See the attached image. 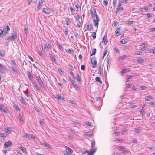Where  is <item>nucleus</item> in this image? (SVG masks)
Returning <instances> with one entry per match:
<instances>
[{"instance_id": "obj_1", "label": "nucleus", "mask_w": 155, "mask_h": 155, "mask_svg": "<svg viewBox=\"0 0 155 155\" xmlns=\"http://www.w3.org/2000/svg\"><path fill=\"white\" fill-rule=\"evenodd\" d=\"M91 17L94 18L96 14V10L94 7H91Z\"/></svg>"}, {"instance_id": "obj_2", "label": "nucleus", "mask_w": 155, "mask_h": 155, "mask_svg": "<svg viewBox=\"0 0 155 155\" xmlns=\"http://www.w3.org/2000/svg\"><path fill=\"white\" fill-rule=\"evenodd\" d=\"M91 64H93V68H95L97 66V61L95 58H92L91 60Z\"/></svg>"}, {"instance_id": "obj_3", "label": "nucleus", "mask_w": 155, "mask_h": 155, "mask_svg": "<svg viewBox=\"0 0 155 155\" xmlns=\"http://www.w3.org/2000/svg\"><path fill=\"white\" fill-rule=\"evenodd\" d=\"M40 144L45 147L49 149H51V146L49 144L45 141L40 142Z\"/></svg>"}, {"instance_id": "obj_4", "label": "nucleus", "mask_w": 155, "mask_h": 155, "mask_svg": "<svg viewBox=\"0 0 155 155\" xmlns=\"http://www.w3.org/2000/svg\"><path fill=\"white\" fill-rule=\"evenodd\" d=\"M36 78H37V79L38 82L40 84H41L42 87L43 88H45V86L43 84V83L42 80L41 79L40 77L38 75V76H36Z\"/></svg>"}, {"instance_id": "obj_5", "label": "nucleus", "mask_w": 155, "mask_h": 155, "mask_svg": "<svg viewBox=\"0 0 155 155\" xmlns=\"http://www.w3.org/2000/svg\"><path fill=\"white\" fill-rule=\"evenodd\" d=\"M98 74H100L101 76L103 75V70L102 66L100 65L98 67Z\"/></svg>"}, {"instance_id": "obj_6", "label": "nucleus", "mask_w": 155, "mask_h": 155, "mask_svg": "<svg viewBox=\"0 0 155 155\" xmlns=\"http://www.w3.org/2000/svg\"><path fill=\"white\" fill-rule=\"evenodd\" d=\"M42 11L46 14H48L51 13V10L48 8H44L43 9Z\"/></svg>"}, {"instance_id": "obj_7", "label": "nucleus", "mask_w": 155, "mask_h": 155, "mask_svg": "<svg viewBox=\"0 0 155 155\" xmlns=\"http://www.w3.org/2000/svg\"><path fill=\"white\" fill-rule=\"evenodd\" d=\"M12 143L10 141H8L5 142L4 147L5 148H7L12 145Z\"/></svg>"}, {"instance_id": "obj_8", "label": "nucleus", "mask_w": 155, "mask_h": 155, "mask_svg": "<svg viewBox=\"0 0 155 155\" xmlns=\"http://www.w3.org/2000/svg\"><path fill=\"white\" fill-rule=\"evenodd\" d=\"M120 30V27L118 28L116 30L115 32V35L118 36L121 35V33L119 31Z\"/></svg>"}, {"instance_id": "obj_9", "label": "nucleus", "mask_w": 155, "mask_h": 155, "mask_svg": "<svg viewBox=\"0 0 155 155\" xmlns=\"http://www.w3.org/2000/svg\"><path fill=\"white\" fill-rule=\"evenodd\" d=\"M43 0H40L38 5L37 8L38 10L40 9L42 6V4L43 2Z\"/></svg>"}, {"instance_id": "obj_10", "label": "nucleus", "mask_w": 155, "mask_h": 155, "mask_svg": "<svg viewBox=\"0 0 155 155\" xmlns=\"http://www.w3.org/2000/svg\"><path fill=\"white\" fill-rule=\"evenodd\" d=\"M5 66L2 64L0 67V72L1 73L5 74V72L4 71Z\"/></svg>"}, {"instance_id": "obj_11", "label": "nucleus", "mask_w": 155, "mask_h": 155, "mask_svg": "<svg viewBox=\"0 0 155 155\" xmlns=\"http://www.w3.org/2000/svg\"><path fill=\"white\" fill-rule=\"evenodd\" d=\"M53 96L55 98L57 99H59L61 100V99L63 100H64V98L61 97V96L60 95H58L57 94H54V95Z\"/></svg>"}, {"instance_id": "obj_12", "label": "nucleus", "mask_w": 155, "mask_h": 155, "mask_svg": "<svg viewBox=\"0 0 155 155\" xmlns=\"http://www.w3.org/2000/svg\"><path fill=\"white\" fill-rule=\"evenodd\" d=\"M93 134V132L92 131H89L88 132L85 133V136H87L88 137L91 136Z\"/></svg>"}, {"instance_id": "obj_13", "label": "nucleus", "mask_w": 155, "mask_h": 155, "mask_svg": "<svg viewBox=\"0 0 155 155\" xmlns=\"http://www.w3.org/2000/svg\"><path fill=\"white\" fill-rule=\"evenodd\" d=\"M130 71V70L128 69H125L123 70H122L120 72L121 73V74L123 75L124 73H126L127 72H128Z\"/></svg>"}, {"instance_id": "obj_14", "label": "nucleus", "mask_w": 155, "mask_h": 155, "mask_svg": "<svg viewBox=\"0 0 155 155\" xmlns=\"http://www.w3.org/2000/svg\"><path fill=\"white\" fill-rule=\"evenodd\" d=\"M102 42H104L105 45H106L108 42L107 36H104L103 38Z\"/></svg>"}, {"instance_id": "obj_15", "label": "nucleus", "mask_w": 155, "mask_h": 155, "mask_svg": "<svg viewBox=\"0 0 155 155\" xmlns=\"http://www.w3.org/2000/svg\"><path fill=\"white\" fill-rule=\"evenodd\" d=\"M123 10V8L122 7H121V6H120L119 7H118V5L117 7L116 8V11L115 13H117L118 11L119 10L120 11H122Z\"/></svg>"}, {"instance_id": "obj_16", "label": "nucleus", "mask_w": 155, "mask_h": 155, "mask_svg": "<svg viewBox=\"0 0 155 155\" xmlns=\"http://www.w3.org/2000/svg\"><path fill=\"white\" fill-rule=\"evenodd\" d=\"M127 58V56L126 55H124L122 56H119L118 57V59L119 60H124Z\"/></svg>"}, {"instance_id": "obj_17", "label": "nucleus", "mask_w": 155, "mask_h": 155, "mask_svg": "<svg viewBox=\"0 0 155 155\" xmlns=\"http://www.w3.org/2000/svg\"><path fill=\"white\" fill-rule=\"evenodd\" d=\"M76 79L78 81L79 83H81V78L79 77L78 74H77L76 76Z\"/></svg>"}, {"instance_id": "obj_18", "label": "nucleus", "mask_w": 155, "mask_h": 155, "mask_svg": "<svg viewBox=\"0 0 155 155\" xmlns=\"http://www.w3.org/2000/svg\"><path fill=\"white\" fill-rule=\"evenodd\" d=\"M27 75L30 80H31L33 78V77L31 74L30 72H27Z\"/></svg>"}, {"instance_id": "obj_19", "label": "nucleus", "mask_w": 155, "mask_h": 155, "mask_svg": "<svg viewBox=\"0 0 155 155\" xmlns=\"http://www.w3.org/2000/svg\"><path fill=\"white\" fill-rule=\"evenodd\" d=\"M66 51L68 54H70L73 52V50L71 48V49H65Z\"/></svg>"}, {"instance_id": "obj_20", "label": "nucleus", "mask_w": 155, "mask_h": 155, "mask_svg": "<svg viewBox=\"0 0 155 155\" xmlns=\"http://www.w3.org/2000/svg\"><path fill=\"white\" fill-rule=\"evenodd\" d=\"M29 135H30L29 134L24 133L23 134L22 137L24 138H29Z\"/></svg>"}, {"instance_id": "obj_21", "label": "nucleus", "mask_w": 155, "mask_h": 155, "mask_svg": "<svg viewBox=\"0 0 155 155\" xmlns=\"http://www.w3.org/2000/svg\"><path fill=\"white\" fill-rule=\"evenodd\" d=\"M23 153H26V150L25 148L22 146H21L19 148Z\"/></svg>"}, {"instance_id": "obj_22", "label": "nucleus", "mask_w": 155, "mask_h": 155, "mask_svg": "<svg viewBox=\"0 0 155 155\" xmlns=\"http://www.w3.org/2000/svg\"><path fill=\"white\" fill-rule=\"evenodd\" d=\"M6 40H9V41H14L15 40L13 38L12 36H10L8 37H7L6 39Z\"/></svg>"}, {"instance_id": "obj_23", "label": "nucleus", "mask_w": 155, "mask_h": 155, "mask_svg": "<svg viewBox=\"0 0 155 155\" xmlns=\"http://www.w3.org/2000/svg\"><path fill=\"white\" fill-rule=\"evenodd\" d=\"M95 81L97 82H99L100 84H102V82L100 78L99 77H97L95 78Z\"/></svg>"}, {"instance_id": "obj_24", "label": "nucleus", "mask_w": 155, "mask_h": 155, "mask_svg": "<svg viewBox=\"0 0 155 155\" xmlns=\"http://www.w3.org/2000/svg\"><path fill=\"white\" fill-rule=\"evenodd\" d=\"M98 22L96 21L95 19L93 20V22H94V25L96 28H97L98 27L99 25Z\"/></svg>"}, {"instance_id": "obj_25", "label": "nucleus", "mask_w": 155, "mask_h": 155, "mask_svg": "<svg viewBox=\"0 0 155 155\" xmlns=\"http://www.w3.org/2000/svg\"><path fill=\"white\" fill-rule=\"evenodd\" d=\"M137 60V62L139 63H142L143 61V60L141 58H138Z\"/></svg>"}, {"instance_id": "obj_26", "label": "nucleus", "mask_w": 155, "mask_h": 155, "mask_svg": "<svg viewBox=\"0 0 155 155\" xmlns=\"http://www.w3.org/2000/svg\"><path fill=\"white\" fill-rule=\"evenodd\" d=\"M11 36H12L15 40L17 38V34L15 32L12 33Z\"/></svg>"}, {"instance_id": "obj_27", "label": "nucleus", "mask_w": 155, "mask_h": 155, "mask_svg": "<svg viewBox=\"0 0 155 155\" xmlns=\"http://www.w3.org/2000/svg\"><path fill=\"white\" fill-rule=\"evenodd\" d=\"M91 28H92V27L91 24H90V25H87L86 27V28L88 31H90L91 30Z\"/></svg>"}, {"instance_id": "obj_28", "label": "nucleus", "mask_w": 155, "mask_h": 155, "mask_svg": "<svg viewBox=\"0 0 155 155\" xmlns=\"http://www.w3.org/2000/svg\"><path fill=\"white\" fill-rule=\"evenodd\" d=\"M66 148L68 151V152L72 154V153L73 152V150L68 147H66Z\"/></svg>"}, {"instance_id": "obj_29", "label": "nucleus", "mask_w": 155, "mask_h": 155, "mask_svg": "<svg viewBox=\"0 0 155 155\" xmlns=\"http://www.w3.org/2000/svg\"><path fill=\"white\" fill-rule=\"evenodd\" d=\"M118 149L120 150H124L126 149V147L124 146H119L118 147Z\"/></svg>"}, {"instance_id": "obj_30", "label": "nucleus", "mask_w": 155, "mask_h": 155, "mask_svg": "<svg viewBox=\"0 0 155 155\" xmlns=\"http://www.w3.org/2000/svg\"><path fill=\"white\" fill-rule=\"evenodd\" d=\"M21 101L22 103L25 105H26L27 103L25 101V99L22 97H21Z\"/></svg>"}, {"instance_id": "obj_31", "label": "nucleus", "mask_w": 155, "mask_h": 155, "mask_svg": "<svg viewBox=\"0 0 155 155\" xmlns=\"http://www.w3.org/2000/svg\"><path fill=\"white\" fill-rule=\"evenodd\" d=\"M50 57L51 58V60L55 63L56 62V59L54 56L52 54H51L50 55Z\"/></svg>"}, {"instance_id": "obj_32", "label": "nucleus", "mask_w": 155, "mask_h": 155, "mask_svg": "<svg viewBox=\"0 0 155 155\" xmlns=\"http://www.w3.org/2000/svg\"><path fill=\"white\" fill-rule=\"evenodd\" d=\"M28 29V27L27 25H25L24 27V30L25 31V34L27 35V30Z\"/></svg>"}, {"instance_id": "obj_33", "label": "nucleus", "mask_w": 155, "mask_h": 155, "mask_svg": "<svg viewBox=\"0 0 155 155\" xmlns=\"http://www.w3.org/2000/svg\"><path fill=\"white\" fill-rule=\"evenodd\" d=\"M11 69H12L13 71L15 73L17 74V70L15 69V68L13 66H11Z\"/></svg>"}, {"instance_id": "obj_34", "label": "nucleus", "mask_w": 155, "mask_h": 155, "mask_svg": "<svg viewBox=\"0 0 155 155\" xmlns=\"http://www.w3.org/2000/svg\"><path fill=\"white\" fill-rule=\"evenodd\" d=\"M96 49L95 48H94L92 51V53L91 54L90 56H92L93 55H94L95 54Z\"/></svg>"}, {"instance_id": "obj_35", "label": "nucleus", "mask_w": 155, "mask_h": 155, "mask_svg": "<svg viewBox=\"0 0 155 155\" xmlns=\"http://www.w3.org/2000/svg\"><path fill=\"white\" fill-rule=\"evenodd\" d=\"M58 48L59 49H60L62 51L63 49V47L61 45V44L60 43L58 44Z\"/></svg>"}, {"instance_id": "obj_36", "label": "nucleus", "mask_w": 155, "mask_h": 155, "mask_svg": "<svg viewBox=\"0 0 155 155\" xmlns=\"http://www.w3.org/2000/svg\"><path fill=\"white\" fill-rule=\"evenodd\" d=\"M113 5L114 8H115L117 0H113Z\"/></svg>"}, {"instance_id": "obj_37", "label": "nucleus", "mask_w": 155, "mask_h": 155, "mask_svg": "<svg viewBox=\"0 0 155 155\" xmlns=\"http://www.w3.org/2000/svg\"><path fill=\"white\" fill-rule=\"evenodd\" d=\"M14 107L15 109L17 110H20V109H19L18 107L17 106V105L15 104H14Z\"/></svg>"}, {"instance_id": "obj_38", "label": "nucleus", "mask_w": 155, "mask_h": 155, "mask_svg": "<svg viewBox=\"0 0 155 155\" xmlns=\"http://www.w3.org/2000/svg\"><path fill=\"white\" fill-rule=\"evenodd\" d=\"M64 155H72L71 153H68L67 151H64Z\"/></svg>"}, {"instance_id": "obj_39", "label": "nucleus", "mask_w": 155, "mask_h": 155, "mask_svg": "<svg viewBox=\"0 0 155 155\" xmlns=\"http://www.w3.org/2000/svg\"><path fill=\"white\" fill-rule=\"evenodd\" d=\"M140 112L141 114L142 115H144L145 114L144 110L143 109H142L140 110Z\"/></svg>"}, {"instance_id": "obj_40", "label": "nucleus", "mask_w": 155, "mask_h": 155, "mask_svg": "<svg viewBox=\"0 0 155 155\" xmlns=\"http://www.w3.org/2000/svg\"><path fill=\"white\" fill-rule=\"evenodd\" d=\"M72 85L73 87H74L76 89H77L78 88V85L74 83H73L72 84Z\"/></svg>"}, {"instance_id": "obj_41", "label": "nucleus", "mask_w": 155, "mask_h": 155, "mask_svg": "<svg viewBox=\"0 0 155 155\" xmlns=\"http://www.w3.org/2000/svg\"><path fill=\"white\" fill-rule=\"evenodd\" d=\"M18 119H19V120L20 122H23V120L22 119V118L20 114H19V116H18Z\"/></svg>"}, {"instance_id": "obj_42", "label": "nucleus", "mask_w": 155, "mask_h": 155, "mask_svg": "<svg viewBox=\"0 0 155 155\" xmlns=\"http://www.w3.org/2000/svg\"><path fill=\"white\" fill-rule=\"evenodd\" d=\"M146 97V100L147 101H150L152 98L150 96H147Z\"/></svg>"}, {"instance_id": "obj_43", "label": "nucleus", "mask_w": 155, "mask_h": 155, "mask_svg": "<svg viewBox=\"0 0 155 155\" xmlns=\"http://www.w3.org/2000/svg\"><path fill=\"white\" fill-rule=\"evenodd\" d=\"M11 63L14 66H16L17 65L16 62L14 60L11 61Z\"/></svg>"}, {"instance_id": "obj_44", "label": "nucleus", "mask_w": 155, "mask_h": 155, "mask_svg": "<svg viewBox=\"0 0 155 155\" xmlns=\"http://www.w3.org/2000/svg\"><path fill=\"white\" fill-rule=\"evenodd\" d=\"M134 130L136 133H139L140 132V130L137 128H134Z\"/></svg>"}, {"instance_id": "obj_45", "label": "nucleus", "mask_w": 155, "mask_h": 155, "mask_svg": "<svg viewBox=\"0 0 155 155\" xmlns=\"http://www.w3.org/2000/svg\"><path fill=\"white\" fill-rule=\"evenodd\" d=\"M130 152V151L128 150H126L125 149H124V150L123 151V153L124 154H126L127 153H128Z\"/></svg>"}, {"instance_id": "obj_46", "label": "nucleus", "mask_w": 155, "mask_h": 155, "mask_svg": "<svg viewBox=\"0 0 155 155\" xmlns=\"http://www.w3.org/2000/svg\"><path fill=\"white\" fill-rule=\"evenodd\" d=\"M103 3L104 5H108L107 1V0L104 1L103 2Z\"/></svg>"}, {"instance_id": "obj_47", "label": "nucleus", "mask_w": 155, "mask_h": 155, "mask_svg": "<svg viewBox=\"0 0 155 155\" xmlns=\"http://www.w3.org/2000/svg\"><path fill=\"white\" fill-rule=\"evenodd\" d=\"M127 42V41L124 39H123L120 41V43L122 44H126Z\"/></svg>"}, {"instance_id": "obj_48", "label": "nucleus", "mask_w": 155, "mask_h": 155, "mask_svg": "<svg viewBox=\"0 0 155 155\" xmlns=\"http://www.w3.org/2000/svg\"><path fill=\"white\" fill-rule=\"evenodd\" d=\"M3 111L5 113L7 114L9 112L8 110L7 109L5 108L3 109Z\"/></svg>"}, {"instance_id": "obj_49", "label": "nucleus", "mask_w": 155, "mask_h": 155, "mask_svg": "<svg viewBox=\"0 0 155 155\" xmlns=\"http://www.w3.org/2000/svg\"><path fill=\"white\" fill-rule=\"evenodd\" d=\"M92 37L94 39H95L96 38V33L95 32H93L92 34Z\"/></svg>"}, {"instance_id": "obj_50", "label": "nucleus", "mask_w": 155, "mask_h": 155, "mask_svg": "<svg viewBox=\"0 0 155 155\" xmlns=\"http://www.w3.org/2000/svg\"><path fill=\"white\" fill-rule=\"evenodd\" d=\"M95 144V142L94 140H93L92 141L91 143V148H93V147L94 146Z\"/></svg>"}, {"instance_id": "obj_51", "label": "nucleus", "mask_w": 155, "mask_h": 155, "mask_svg": "<svg viewBox=\"0 0 155 155\" xmlns=\"http://www.w3.org/2000/svg\"><path fill=\"white\" fill-rule=\"evenodd\" d=\"M85 66L84 65H81V70H84L85 69Z\"/></svg>"}, {"instance_id": "obj_52", "label": "nucleus", "mask_w": 155, "mask_h": 155, "mask_svg": "<svg viewBox=\"0 0 155 155\" xmlns=\"http://www.w3.org/2000/svg\"><path fill=\"white\" fill-rule=\"evenodd\" d=\"M84 123L86 125H88L89 126H91V124L88 121H86L84 122Z\"/></svg>"}, {"instance_id": "obj_53", "label": "nucleus", "mask_w": 155, "mask_h": 155, "mask_svg": "<svg viewBox=\"0 0 155 155\" xmlns=\"http://www.w3.org/2000/svg\"><path fill=\"white\" fill-rule=\"evenodd\" d=\"M122 3L127 4L128 3V1L127 0H122L121 1Z\"/></svg>"}, {"instance_id": "obj_54", "label": "nucleus", "mask_w": 155, "mask_h": 155, "mask_svg": "<svg viewBox=\"0 0 155 155\" xmlns=\"http://www.w3.org/2000/svg\"><path fill=\"white\" fill-rule=\"evenodd\" d=\"M30 137L33 139H34L35 138V137L32 134H30L29 138Z\"/></svg>"}, {"instance_id": "obj_55", "label": "nucleus", "mask_w": 155, "mask_h": 155, "mask_svg": "<svg viewBox=\"0 0 155 155\" xmlns=\"http://www.w3.org/2000/svg\"><path fill=\"white\" fill-rule=\"evenodd\" d=\"M58 71L59 72V73L60 74H62L61 72H63V71L61 69V68H58Z\"/></svg>"}, {"instance_id": "obj_56", "label": "nucleus", "mask_w": 155, "mask_h": 155, "mask_svg": "<svg viewBox=\"0 0 155 155\" xmlns=\"http://www.w3.org/2000/svg\"><path fill=\"white\" fill-rule=\"evenodd\" d=\"M135 54L138 55H141V52L140 51H137L136 52Z\"/></svg>"}, {"instance_id": "obj_57", "label": "nucleus", "mask_w": 155, "mask_h": 155, "mask_svg": "<svg viewBox=\"0 0 155 155\" xmlns=\"http://www.w3.org/2000/svg\"><path fill=\"white\" fill-rule=\"evenodd\" d=\"M47 48L48 49H51V46L50 44L49 43L48 44V45H47Z\"/></svg>"}, {"instance_id": "obj_58", "label": "nucleus", "mask_w": 155, "mask_h": 155, "mask_svg": "<svg viewBox=\"0 0 155 155\" xmlns=\"http://www.w3.org/2000/svg\"><path fill=\"white\" fill-rule=\"evenodd\" d=\"M133 22L132 21H127V24L128 25H129L132 24Z\"/></svg>"}, {"instance_id": "obj_59", "label": "nucleus", "mask_w": 155, "mask_h": 155, "mask_svg": "<svg viewBox=\"0 0 155 155\" xmlns=\"http://www.w3.org/2000/svg\"><path fill=\"white\" fill-rule=\"evenodd\" d=\"M107 50H106L105 51H104L103 55V58L106 55L107 53Z\"/></svg>"}, {"instance_id": "obj_60", "label": "nucleus", "mask_w": 155, "mask_h": 155, "mask_svg": "<svg viewBox=\"0 0 155 155\" xmlns=\"http://www.w3.org/2000/svg\"><path fill=\"white\" fill-rule=\"evenodd\" d=\"M97 149L96 148H92V151L94 153L96 151Z\"/></svg>"}, {"instance_id": "obj_61", "label": "nucleus", "mask_w": 155, "mask_h": 155, "mask_svg": "<svg viewBox=\"0 0 155 155\" xmlns=\"http://www.w3.org/2000/svg\"><path fill=\"white\" fill-rule=\"evenodd\" d=\"M96 17V21H100V20L98 17V15H96L95 16Z\"/></svg>"}, {"instance_id": "obj_62", "label": "nucleus", "mask_w": 155, "mask_h": 155, "mask_svg": "<svg viewBox=\"0 0 155 155\" xmlns=\"http://www.w3.org/2000/svg\"><path fill=\"white\" fill-rule=\"evenodd\" d=\"M70 10L71 13H73L74 11V10L73 9V8L72 6H70Z\"/></svg>"}, {"instance_id": "obj_63", "label": "nucleus", "mask_w": 155, "mask_h": 155, "mask_svg": "<svg viewBox=\"0 0 155 155\" xmlns=\"http://www.w3.org/2000/svg\"><path fill=\"white\" fill-rule=\"evenodd\" d=\"M94 153L92 151L88 152L87 155H93Z\"/></svg>"}, {"instance_id": "obj_64", "label": "nucleus", "mask_w": 155, "mask_h": 155, "mask_svg": "<svg viewBox=\"0 0 155 155\" xmlns=\"http://www.w3.org/2000/svg\"><path fill=\"white\" fill-rule=\"evenodd\" d=\"M70 102L72 104H75L76 103L74 100H69Z\"/></svg>"}]
</instances>
